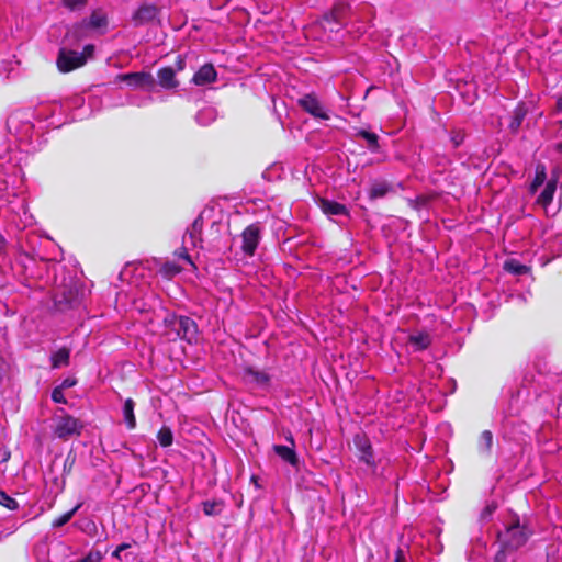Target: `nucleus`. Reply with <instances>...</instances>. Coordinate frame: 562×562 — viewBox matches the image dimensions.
<instances>
[{"label": "nucleus", "mask_w": 562, "mask_h": 562, "mask_svg": "<svg viewBox=\"0 0 562 562\" xmlns=\"http://www.w3.org/2000/svg\"><path fill=\"white\" fill-rule=\"evenodd\" d=\"M16 154L0 148V202L10 203V196H16L15 184L21 173Z\"/></svg>", "instance_id": "f03ea898"}, {"label": "nucleus", "mask_w": 562, "mask_h": 562, "mask_svg": "<svg viewBox=\"0 0 562 562\" xmlns=\"http://www.w3.org/2000/svg\"><path fill=\"white\" fill-rule=\"evenodd\" d=\"M217 72L213 65H203L193 76L192 82L196 86H205L216 80Z\"/></svg>", "instance_id": "f8f14e48"}, {"label": "nucleus", "mask_w": 562, "mask_h": 562, "mask_svg": "<svg viewBox=\"0 0 562 562\" xmlns=\"http://www.w3.org/2000/svg\"><path fill=\"white\" fill-rule=\"evenodd\" d=\"M76 382L77 381L75 379L67 378L60 383V385H58V387H61V390L69 389L72 387L76 384Z\"/></svg>", "instance_id": "c03bdc74"}, {"label": "nucleus", "mask_w": 562, "mask_h": 562, "mask_svg": "<svg viewBox=\"0 0 562 562\" xmlns=\"http://www.w3.org/2000/svg\"><path fill=\"white\" fill-rule=\"evenodd\" d=\"M135 402L132 398H126L123 404L122 413L126 427L132 430L136 427V417L134 414Z\"/></svg>", "instance_id": "a211bd4d"}, {"label": "nucleus", "mask_w": 562, "mask_h": 562, "mask_svg": "<svg viewBox=\"0 0 562 562\" xmlns=\"http://www.w3.org/2000/svg\"><path fill=\"white\" fill-rule=\"evenodd\" d=\"M80 507H81V504H78L72 509L68 510L67 513H65L61 516L54 519L52 522V527L60 528V527L65 526L66 524H68Z\"/></svg>", "instance_id": "c756f323"}, {"label": "nucleus", "mask_w": 562, "mask_h": 562, "mask_svg": "<svg viewBox=\"0 0 562 562\" xmlns=\"http://www.w3.org/2000/svg\"><path fill=\"white\" fill-rule=\"evenodd\" d=\"M116 81H123L133 89H144L151 91L155 86V79L151 74L146 71L120 74Z\"/></svg>", "instance_id": "39448f33"}, {"label": "nucleus", "mask_w": 562, "mask_h": 562, "mask_svg": "<svg viewBox=\"0 0 562 562\" xmlns=\"http://www.w3.org/2000/svg\"><path fill=\"white\" fill-rule=\"evenodd\" d=\"M431 336L427 331H416L408 336V345L413 351L426 350L431 345Z\"/></svg>", "instance_id": "4468645a"}, {"label": "nucleus", "mask_w": 562, "mask_h": 562, "mask_svg": "<svg viewBox=\"0 0 562 562\" xmlns=\"http://www.w3.org/2000/svg\"><path fill=\"white\" fill-rule=\"evenodd\" d=\"M506 554L503 550L498 551L491 562H506Z\"/></svg>", "instance_id": "de8ad7c7"}, {"label": "nucleus", "mask_w": 562, "mask_h": 562, "mask_svg": "<svg viewBox=\"0 0 562 562\" xmlns=\"http://www.w3.org/2000/svg\"><path fill=\"white\" fill-rule=\"evenodd\" d=\"M10 451L5 448H0V462H7L10 459Z\"/></svg>", "instance_id": "49530a36"}, {"label": "nucleus", "mask_w": 562, "mask_h": 562, "mask_svg": "<svg viewBox=\"0 0 562 562\" xmlns=\"http://www.w3.org/2000/svg\"><path fill=\"white\" fill-rule=\"evenodd\" d=\"M128 543H121L112 553V557L117 560H122L121 552L128 549Z\"/></svg>", "instance_id": "79ce46f5"}, {"label": "nucleus", "mask_w": 562, "mask_h": 562, "mask_svg": "<svg viewBox=\"0 0 562 562\" xmlns=\"http://www.w3.org/2000/svg\"><path fill=\"white\" fill-rule=\"evenodd\" d=\"M353 445L357 449L359 461L366 463L374 473L376 471V462L370 439L364 434H357L353 436Z\"/></svg>", "instance_id": "423d86ee"}, {"label": "nucleus", "mask_w": 562, "mask_h": 562, "mask_svg": "<svg viewBox=\"0 0 562 562\" xmlns=\"http://www.w3.org/2000/svg\"><path fill=\"white\" fill-rule=\"evenodd\" d=\"M5 249V239L4 237L0 234V255L4 251Z\"/></svg>", "instance_id": "3c124183"}, {"label": "nucleus", "mask_w": 562, "mask_h": 562, "mask_svg": "<svg viewBox=\"0 0 562 562\" xmlns=\"http://www.w3.org/2000/svg\"><path fill=\"white\" fill-rule=\"evenodd\" d=\"M179 333H182V338L191 340L196 334V325L190 317L179 318Z\"/></svg>", "instance_id": "6ab92c4d"}, {"label": "nucleus", "mask_w": 562, "mask_h": 562, "mask_svg": "<svg viewBox=\"0 0 562 562\" xmlns=\"http://www.w3.org/2000/svg\"><path fill=\"white\" fill-rule=\"evenodd\" d=\"M203 512L205 515H217L221 512V504L217 502L206 501L203 503Z\"/></svg>", "instance_id": "e433bc0d"}, {"label": "nucleus", "mask_w": 562, "mask_h": 562, "mask_svg": "<svg viewBox=\"0 0 562 562\" xmlns=\"http://www.w3.org/2000/svg\"><path fill=\"white\" fill-rule=\"evenodd\" d=\"M158 13V9L154 4H143L133 14V21L136 25L145 24L153 21Z\"/></svg>", "instance_id": "2eb2a0df"}, {"label": "nucleus", "mask_w": 562, "mask_h": 562, "mask_svg": "<svg viewBox=\"0 0 562 562\" xmlns=\"http://www.w3.org/2000/svg\"><path fill=\"white\" fill-rule=\"evenodd\" d=\"M274 452L285 462L291 465H296L299 462L296 452L293 448L288 446L276 445L273 447Z\"/></svg>", "instance_id": "aec40b11"}, {"label": "nucleus", "mask_w": 562, "mask_h": 562, "mask_svg": "<svg viewBox=\"0 0 562 562\" xmlns=\"http://www.w3.org/2000/svg\"><path fill=\"white\" fill-rule=\"evenodd\" d=\"M546 178H547V175H546V169L543 166H538L537 167V170H536V176H535V179L531 183V187H530V190L531 192H536L537 189L543 184V182L546 181Z\"/></svg>", "instance_id": "72a5a7b5"}, {"label": "nucleus", "mask_w": 562, "mask_h": 562, "mask_svg": "<svg viewBox=\"0 0 562 562\" xmlns=\"http://www.w3.org/2000/svg\"><path fill=\"white\" fill-rule=\"evenodd\" d=\"M557 148L562 153V142L558 144Z\"/></svg>", "instance_id": "864d4df0"}, {"label": "nucleus", "mask_w": 562, "mask_h": 562, "mask_svg": "<svg viewBox=\"0 0 562 562\" xmlns=\"http://www.w3.org/2000/svg\"><path fill=\"white\" fill-rule=\"evenodd\" d=\"M318 205L324 214L327 216H349V211L345 204L331 201L328 199H321Z\"/></svg>", "instance_id": "9b49d317"}, {"label": "nucleus", "mask_w": 562, "mask_h": 562, "mask_svg": "<svg viewBox=\"0 0 562 562\" xmlns=\"http://www.w3.org/2000/svg\"><path fill=\"white\" fill-rule=\"evenodd\" d=\"M527 115V109L524 104H519L513 112V116L509 123L512 132H517Z\"/></svg>", "instance_id": "393cba45"}, {"label": "nucleus", "mask_w": 562, "mask_h": 562, "mask_svg": "<svg viewBox=\"0 0 562 562\" xmlns=\"http://www.w3.org/2000/svg\"><path fill=\"white\" fill-rule=\"evenodd\" d=\"M158 83L162 89H177L179 81L176 78V70L172 67H164L157 72Z\"/></svg>", "instance_id": "ddd939ff"}, {"label": "nucleus", "mask_w": 562, "mask_h": 562, "mask_svg": "<svg viewBox=\"0 0 562 562\" xmlns=\"http://www.w3.org/2000/svg\"><path fill=\"white\" fill-rule=\"evenodd\" d=\"M493 446V434L490 430H484L479 438L477 449L483 456H490Z\"/></svg>", "instance_id": "b1692460"}, {"label": "nucleus", "mask_w": 562, "mask_h": 562, "mask_svg": "<svg viewBox=\"0 0 562 562\" xmlns=\"http://www.w3.org/2000/svg\"><path fill=\"white\" fill-rule=\"evenodd\" d=\"M357 136L362 137L363 139H366L367 143H368V147L372 151H376L378 150V148H379V137H378L376 134L368 132L366 130H360V131H358Z\"/></svg>", "instance_id": "2f4dec72"}, {"label": "nucleus", "mask_w": 562, "mask_h": 562, "mask_svg": "<svg viewBox=\"0 0 562 562\" xmlns=\"http://www.w3.org/2000/svg\"><path fill=\"white\" fill-rule=\"evenodd\" d=\"M94 54V46L92 44H88L83 47V50L79 53V55L85 56V64L88 59L92 58Z\"/></svg>", "instance_id": "a19ab883"}, {"label": "nucleus", "mask_w": 562, "mask_h": 562, "mask_svg": "<svg viewBox=\"0 0 562 562\" xmlns=\"http://www.w3.org/2000/svg\"><path fill=\"white\" fill-rule=\"evenodd\" d=\"M504 269L515 276L526 274L529 268L515 259L506 260L504 263Z\"/></svg>", "instance_id": "bb28decb"}, {"label": "nucleus", "mask_w": 562, "mask_h": 562, "mask_svg": "<svg viewBox=\"0 0 562 562\" xmlns=\"http://www.w3.org/2000/svg\"><path fill=\"white\" fill-rule=\"evenodd\" d=\"M557 111L562 112V95L557 100Z\"/></svg>", "instance_id": "603ef678"}, {"label": "nucleus", "mask_w": 562, "mask_h": 562, "mask_svg": "<svg viewBox=\"0 0 562 562\" xmlns=\"http://www.w3.org/2000/svg\"><path fill=\"white\" fill-rule=\"evenodd\" d=\"M463 139H464V136L463 134H461L460 132L456 133L454 135H452L451 137V140L454 145V147H458L460 146L462 143H463Z\"/></svg>", "instance_id": "37998d69"}, {"label": "nucleus", "mask_w": 562, "mask_h": 562, "mask_svg": "<svg viewBox=\"0 0 562 562\" xmlns=\"http://www.w3.org/2000/svg\"><path fill=\"white\" fill-rule=\"evenodd\" d=\"M70 351L67 348H60L54 352L50 357L52 368H60L69 363Z\"/></svg>", "instance_id": "a878e982"}, {"label": "nucleus", "mask_w": 562, "mask_h": 562, "mask_svg": "<svg viewBox=\"0 0 562 562\" xmlns=\"http://www.w3.org/2000/svg\"><path fill=\"white\" fill-rule=\"evenodd\" d=\"M56 64L59 71L69 72L85 65V56L79 55V52L61 47Z\"/></svg>", "instance_id": "6e6552de"}, {"label": "nucleus", "mask_w": 562, "mask_h": 562, "mask_svg": "<svg viewBox=\"0 0 562 562\" xmlns=\"http://www.w3.org/2000/svg\"><path fill=\"white\" fill-rule=\"evenodd\" d=\"M153 101V98L150 95L137 101V100H132L131 101V104H134V105H137V106H142V105H146L148 103H150Z\"/></svg>", "instance_id": "a18cd8bd"}, {"label": "nucleus", "mask_w": 562, "mask_h": 562, "mask_svg": "<svg viewBox=\"0 0 562 562\" xmlns=\"http://www.w3.org/2000/svg\"><path fill=\"white\" fill-rule=\"evenodd\" d=\"M391 189V184L386 181H374L370 187L369 196L370 199L384 198Z\"/></svg>", "instance_id": "5701e85b"}, {"label": "nucleus", "mask_w": 562, "mask_h": 562, "mask_svg": "<svg viewBox=\"0 0 562 562\" xmlns=\"http://www.w3.org/2000/svg\"><path fill=\"white\" fill-rule=\"evenodd\" d=\"M245 374L258 385H267L270 381L268 373L251 368L246 369Z\"/></svg>", "instance_id": "cd10ccee"}, {"label": "nucleus", "mask_w": 562, "mask_h": 562, "mask_svg": "<svg viewBox=\"0 0 562 562\" xmlns=\"http://www.w3.org/2000/svg\"><path fill=\"white\" fill-rule=\"evenodd\" d=\"M54 435L63 440H67L72 436L80 435L83 425L71 415H68L64 408H58L54 417Z\"/></svg>", "instance_id": "7ed1b4c3"}, {"label": "nucleus", "mask_w": 562, "mask_h": 562, "mask_svg": "<svg viewBox=\"0 0 562 562\" xmlns=\"http://www.w3.org/2000/svg\"><path fill=\"white\" fill-rule=\"evenodd\" d=\"M0 504L11 510H14L19 507L18 502L4 491H0Z\"/></svg>", "instance_id": "c9c22d12"}, {"label": "nucleus", "mask_w": 562, "mask_h": 562, "mask_svg": "<svg viewBox=\"0 0 562 562\" xmlns=\"http://www.w3.org/2000/svg\"><path fill=\"white\" fill-rule=\"evenodd\" d=\"M184 67H186V60L181 56H178L177 61H176V70L181 71L184 69Z\"/></svg>", "instance_id": "09e8293b"}, {"label": "nucleus", "mask_w": 562, "mask_h": 562, "mask_svg": "<svg viewBox=\"0 0 562 562\" xmlns=\"http://www.w3.org/2000/svg\"><path fill=\"white\" fill-rule=\"evenodd\" d=\"M157 440L164 448L170 447L173 442V434L167 426H162L157 434Z\"/></svg>", "instance_id": "c85d7f7f"}, {"label": "nucleus", "mask_w": 562, "mask_h": 562, "mask_svg": "<svg viewBox=\"0 0 562 562\" xmlns=\"http://www.w3.org/2000/svg\"><path fill=\"white\" fill-rule=\"evenodd\" d=\"M87 20L76 23L68 29L66 33V41L69 43L79 42L80 40L87 37Z\"/></svg>", "instance_id": "f3484780"}, {"label": "nucleus", "mask_w": 562, "mask_h": 562, "mask_svg": "<svg viewBox=\"0 0 562 562\" xmlns=\"http://www.w3.org/2000/svg\"><path fill=\"white\" fill-rule=\"evenodd\" d=\"M288 440L292 443V446H294V440H293L292 436H290V437L288 438Z\"/></svg>", "instance_id": "5fc2aeb1"}, {"label": "nucleus", "mask_w": 562, "mask_h": 562, "mask_svg": "<svg viewBox=\"0 0 562 562\" xmlns=\"http://www.w3.org/2000/svg\"><path fill=\"white\" fill-rule=\"evenodd\" d=\"M33 113L31 110H15L8 120L7 127L10 134V142H15L20 151L31 150L34 135Z\"/></svg>", "instance_id": "f257e3e1"}, {"label": "nucleus", "mask_w": 562, "mask_h": 562, "mask_svg": "<svg viewBox=\"0 0 562 562\" xmlns=\"http://www.w3.org/2000/svg\"><path fill=\"white\" fill-rule=\"evenodd\" d=\"M85 562H101L103 560V553L99 550H91L85 558Z\"/></svg>", "instance_id": "ea45409f"}, {"label": "nucleus", "mask_w": 562, "mask_h": 562, "mask_svg": "<svg viewBox=\"0 0 562 562\" xmlns=\"http://www.w3.org/2000/svg\"><path fill=\"white\" fill-rule=\"evenodd\" d=\"M261 227L258 223L251 224L243 231L240 234V248L246 256L252 257L255 255L261 240Z\"/></svg>", "instance_id": "0eeeda50"}, {"label": "nucleus", "mask_w": 562, "mask_h": 562, "mask_svg": "<svg viewBox=\"0 0 562 562\" xmlns=\"http://www.w3.org/2000/svg\"><path fill=\"white\" fill-rule=\"evenodd\" d=\"M70 562H85V560L82 558V559H79V560H76V561H70Z\"/></svg>", "instance_id": "6e6d98bb"}, {"label": "nucleus", "mask_w": 562, "mask_h": 562, "mask_svg": "<svg viewBox=\"0 0 562 562\" xmlns=\"http://www.w3.org/2000/svg\"><path fill=\"white\" fill-rule=\"evenodd\" d=\"M347 10L348 8L344 3L336 4L330 12L324 15L323 23H335L336 25H341L344 23V15Z\"/></svg>", "instance_id": "dca6fc26"}, {"label": "nucleus", "mask_w": 562, "mask_h": 562, "mask_svg": "<svg viewBox=\"0 0 562 562\" xmlns=\"http://www.w3.org/2000/svg\"><path fill=\"white\" fill-rule=\"evenodd\" d=\"M529 536L530 532L519 522H515L506 527L503 532L498 533V538L503 542L504 547L510 550H516L524 546Z\"/></svg>", "instance_id": "20e7f679"}, {"label": "nucleus", "mask_w": 562, "mask_h": 562, "mask_svg": "<svg viewBox=\"0 0 562 562\" xmlns=\"http://www.w3.org/2000/svg\"><path fill=\"white\" fill-rule=\"evenodd\" d=\"M52 400L55 402V403H59V404H66L67 403V400L64 395V390H61V387H54L53 392H52Z\"/></svg>", "instance_id": "58836bf2"}, {"label": "nucleus", "mask_w": 562, "mask_h": 562, "mask_svg": "<svg viewBox=\"0 0 562 562\" xmlns=\"http://www.w3.org/2000/svg\"><path fill=\"white\" fill-rule=\"evenodd\" d=\"M202 217L199 216L193 221L191 224V227L187 229L186 234L183 235L182 243L183 245H188L191 248H196L202 243L201 239V233H202Z\"/></svg>", "instance_id": "9d476101"}, {"label": "nucleus", "mask_w": 562, "mask_h": 562, "mask_svg": "<svg viewBox=\"0 0 562 562\" xmlns=\"http://www.w3.org/2000/svg\"><path fill=\"white\" fill-rule=\"evenodd\" d=\"M215 110L205 108L198 112L195 120L200 125H207L215 120Z\"/></svg>", "instance_id": "7c9ffc66"}, {"label": "nucleus", "mask_w": 562, "mask_h": 562, "mask_svg": "<svg viewBox=\"0 0 562 562\" xmlns=\"http://www.w3.org/2000/svg\"><path fill=\"white\" fill-rule=\"evenodd\" d=\"M404 561H405L404 551L402 549H397L394 562H404Z\"/></svg>", "instance_id": "8fccbe9b"}, {"label": "nucleus", "mask_w": 562, "mask_h": 562, "mask_svg": "<svg viewBox=\"0 0 562 562\" xmlns=\"http://www.w3.org/2000/svg\"><path fill=\"white\" fill-rule=\"evenodd\" d=\"M182 270V267H180L178 263L176 262H172V261H166L161 267H160V273L167 278H171L178 273H180Z\"/></svg>", "instance_id": "473e14b6"}, {"label": "nucleus", "mask_w": 562, "mask_h": 562, "mask_svg": "<svg viewBox=\"0 0 562 562\" xmlns=\"http://www.w3.org/2000/svg\"><path fill=\"white\" fill-rule=\"evenodd\" d=\"M190 248H191L190 246L182 244V247L175 251V256L178 259H181V260L186 261L187 263H189L193 269H196L194 262L192 261V259L189 255Z\"/></svg>", "instance_id": "f704fd0d"}, {"label": "nucleus", "mask_w": 562, "mask_h": 562, "mask_svg": "<svg viewBox=\"0 0 562 562\" xmlns=\"http://www.w3.org/2000/svg\"><path fill=\"white\" fill-rule=\"evenodd\" d=\"M299 105L316 119L328 120L329 115L315 94L308 93L299 99Z\"/></svg>", "instance_id": "1a4fd4ad"}, {"label": "nucleus", "mask_w": 562, "mask_h": 562, "mask_svg": "<svg viewBox=\"0 0 562 562\" xmlns=\"http://www.w3.org/2000/svg\"><path fill=\"white\" fill-rule=\"evenodd\" d=\"M63 3L69 10H79L83 8L87 3L86 0H63Z\"/></svg>", "instance_id": "4c0bfd02"}, {"label": "nucleus", "mask_w": 562, "mask_h": 562, "mask_svg": "<svg viewBox=\"0 0 562 562\" xmlns=\"http://www.w3.org/2000/svg\"><path fill=\"white\" fill-rule=\"evenodd\" d=\"M557 189L555 180H549L540 195L538 196L537 202L541 204L543 207H547L553 200V195Z\"/></svg>", "instance_id": "4be33fe9"}, {"label": "nucleus", "mask_w": 562, "mask_h": 562, "mask_svg": "<svg viewBox=\"0 0 562 562\" xmlns=\"http://www.w3.org/2000/svg\"><path fill=\"white\" fill-rule=\"evenodd\" d=\"M108 25L106 14L102 10H94L87 21L88 29L100 30Z\"/></svg>", "instance_id": "412c9836"}]
</instances>
